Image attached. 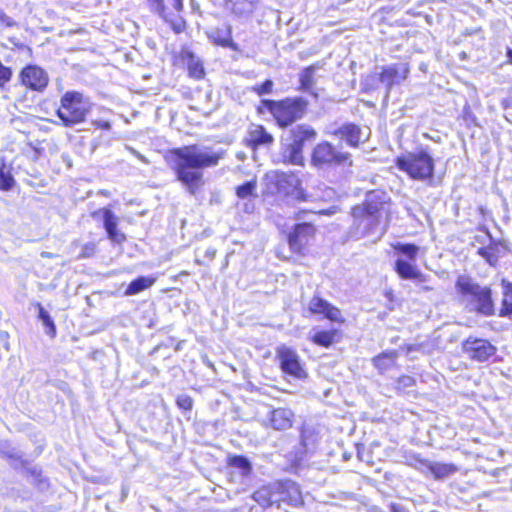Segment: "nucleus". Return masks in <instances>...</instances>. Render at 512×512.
I'll list each match as a JSON object with an SVG mask.
<instances>
[{
    "label": "nucleus",
    "instance_id": "nucleus-5",
    "mask_svg": "<svg viewBox=\"0 0 512 512\" xmlns=\"http://www.w3.org/2000/svg\"><path fill=\"white\" fill-rule=\"evenodd\" d=\"M311 164L317 169H330L352 165V158L348 152L334 147L331 143L323 141L318 143L311 154Z\"/></svg>",
    "mask_w": 512,
    "mask_h": 512
},
{
    "label": "nucleus",
    "instance_id": "nucleus-15",
    "mask_svg": "<svg viewBox=\"0 0 512 512\" xmlns=\"http://www.w3.org/2000/svg\"><path fill=\"white\" fill-rule=\"evenodd\" d=\"M277 181L280 189H283L287 194L293 195L296 199L301 201L315 200L312 195L304 193V191L300 188V180L295 175L281 173L278 176Z\"/></svg>",
    "mask_w": 512,
    "mask_h": 512
},
{
    "label": "nucleus",
    "instance_id": "nucleus-30",
    "mask_svg": "<svg viewBox=\"0 0 512 512\" xmlns=\"http://www.w3.org/2000/svg\"><path fill=\"white\" fill-rule=\"evenodd\" d=\"M209 39L215 45L230 48L232 50L237 49L236 44L231 38V34H210Z\"/></svg>",
    "mask_w": 512,
    "mask_h": 512
},
{
    "label": "nucleus",
    "instance_id": "nucleus-46",
    "mask_svg": "<svg viewBox=\"0 0 512 512\" xmlns=\"http://www.w3.org/2000/svg\"><path fill=\"white\" fill-rule=\"evenodd\" d=\"M303 134H304L303 138H312L315 136L316 133L314 130L307 128L303 131Z\"/></svg>",
    "mask_w": 512,
    "mask_h": 512
},
{
    "label": "nucleus",
    "instance_id": "nucleus-49",
    "mask_svg": "<svg viewBox=\"0 0 512 512\" xmlns=\"http://www.w3.org/2000/svg\"><path fill=\"white\" fill-rule=\"evenodd\" d=\"M207 255H209L211 258L215 255V250H208Z\"/></svg>",
    "mask_w": 512,
    "mask_h": 512
},
{
    "label": "nucleus",
    "instance_id": "nucleus-14",
    "mask_svg": "<svg viewBox=\"0 0 512 512\" xmlns=\"http://www.w3.org/2000/svg\"><path fill=\"white\" fill-rule=\"evenodd\" d=\"M409 68L407 64H395L382 68L379 74V81L389 90L393 85L399 84L408 76Z\"/></svg>",
    "mask_w": 512,
    "mask_h": 512
},
{
    "label": "nucleus",
    "instance_id": "nucleus-10",
    "mask_svg": "<svg viewBox=\"0 0 512 512\" xmlns=\"http://www.w3.org/2000/svg\"><path fill=\"white\" fill-rule=\"evenodd\" d=\"M315 233L316 228L314 225L310 223L297 224L288 238L290 249L296 253L303 254L314 238Z\"/></svg>",
    "mask_w": 512,
    "mask_h": 512
},
{
    "label": "nucleus",
    "instance_id": "nucleus-38",
    "mask_svg": "<svg viewBox=\"0 0 512 512\" xmlns=\"http://www.w3.org/2000/svg\"><path fill=\"white\" fill-rule=\"evenodd\" d=\"M177 405L179 408L183 409V410H191L192 409V405H193V401L191 399V397H189L188 395H179L177 397Z\"/></svg>",
    "mask_w": 512,
    "mask_h": 512
},
{
    "label": "nucleus",
    "instance_id": "nucleus-16",
    "mask_svg": "<svg viewBox=\"0 0 512 512\" xmlns=\"http://www.w3.org/2000/svg\"><path fill=\"white\" fill-rule=\"evenodd\" d=\"M335 136L345 140L347 144L356 147L360 142H364L369 137V131L363 130L355 124H346L333 132Z\"/></svg>",
    "mask_w": 512,
    "mask_h": 512
},
{
    "label": "nucleus",
    "instance_id": "nucleus-47",
    "mask_svg": "<svg viewBox=\"0 0 512 512\" xmlns=\"http://www.w3.org/2000/svg\"><path fill=\"white\" fill-rule=\"evenodd\" d=\"M0 21L6 23V26L11 27L9 18L2 11H0Z\"/></svg>",
    "mask_w": 512,
    "mask_h": 512
},
{
    "label": "nucleus",
    "instance_id": "nucleus-33",
    "mask_svg": "<svg viewBox=\"0 0 512 512\" xmlns=\"http://www.w3.org/2000/svg\"><path fill=\"white\" fill-rule=\"evenodd\" d=\"M501 315H509L512 317V285L507 286L503 300V307L501 309Z\"/></svg>",
    "mask_w": 512,
    "mask_h": 512
},
{
    "label": "nucleus",
    "instance_id": "nucleus-25",
    "mask_svg": "<svg viewBox=\"0 0 512 512\" xmlns=\"http://www.w3.org/2000/svg\"><path fill=\"white\" fill-rule=\"evenodd\" d=\"M156 281V277L152 276H142L135 280H133L127 287L125 291L126 296L135 295L140 293L143 290L151 287Z\"/></svg>",
    "mask_w": 512,
    "mask_h": 512
},
{
    "label": "nucleus",
    "instance_id": "nucleus-12",
    "mask_svg": "<svg viewBox=\"0 0 512 512\" xmlns=\"http://www.w3.org/2000/svg\"><path fill=\"white\" fill-rule=\"evenodd\" d=\"M464 352L472 359L485 361L494 354V347L484 339L468 338L463 343Z\"/></svg>",
    "mask_w": 512,
    "mask_h": 512
},
{
    "label": "nucleus",
    "instance_id": "nucleus-34",
    "mask_svg": "<svg viewBox=\"0 0 512 512\" xmlns=\"http://www.w3.org/2000/svg\"><path fill=\"white\" fill-rule=\"evenodd\" d=\"M256 188V183L253 181H249L236 189V194L239 198H247L252 195Z\"/></svg>",
    "mask_w": 512,
    "mask_h": 512
},
{
    "label": "nucleus",
    "instance_id": "nucleus-39",
    "mask_svg": "<svg viewBox=\"0 0 512 512\" xmlns=\"http://www.w3.org/2000/svg\"><path fill=\"white\" fill-rule=\"evenodd\" d=\"M39 318L43 321L46 326L51 328V331L55 332V326L53 321L51 320L49 314L44 310V308L39 304Z\"/></svg>",
    "mask_w": 512,
    "mask_h": 512
},
{
    "label": "nucleus",
    "instance_id": "nucleus-37",
    "mask_svg": "<svg viewBox=\"0 0 512 512\" xmlns=\"http://www.w3.org/2000/svg\"><path fill=\"white\" fill-rule=\"evenodd\" d=\"M231 464L237 468L242 469L245 472L250 470V463L242 456H236L231 460Z\"/></svg>",
    "mask_w": 512,
    "mask_h": 512
},
{
    "label": "nucleus",
    "instance_id": "nucleus-29",
    "mask_svg": "<svg viewBox=\"0 0 512 512\" xmlns=\"http://www.w3.org/2000/svg\"><path fill=\"white\" fill-rule=\"evenodd\" d=\"M209 39L215 45L230 48L232 50L237 49L236 44L231 38V34H210Z\"/></svg>",
    "mask_w": 512,
    "mask_h": 512
},
{
    "label": "nucleus",
    "instance_id": "nucleus-42",
    "mask_svg": "<svg viewBox=\"0 0 512 512\" xmlns=\"http://www.w3.org/2000/svg\"><path fill=\"white\" fill-rule=\"evenodd\" d=\"M273 82L271 80H266L262 85L257 86L254 90L258 93V95L268 94L272 91Z\"/></svg>",
    "mask_w": 512,
    "mask_h": 512
},
{
    "label": "nucleus",
    "instance_id": "nucleus-31",
    "mask_svg": "<svg viewBox=\"0 0 512 512\" xmlns=\"http://www.w3.org/2000/svg\"><path fill=\"white\" fill-rule=\"evenodd\" d=\"M316 67L315 66H309L306 69H304L300 75V83L302 88L304 89H310L314 83L313 77L315 73Z\"/></svg>",
    "mask_w": 512,
    "mask_h": 512
},
{
    "label": "nucleus",
    "instance_id": "nucleus-48",
    "mask_svg": "<svg viewBox=\"0 0 512 512\" xmlns=\"http://www.w3.org/2000/svg\"><path fill=\"white\" fill-rule=\"evenodd\" d=\"M508 62L512 64V49L507 51Z\"/></svg>",
    "mask_w": 512,
    "mask_h": 512
},
{
    "label": "nucleus",
    "instance_id": "nucleus-21",
    "mask_svg": "<svg viewBox=\"0 0 512 512\" xmlns=\"http://www.w3.org/2000/svg\"><path fill=\"white\" fill-rule=\"evenodd\" d=\"M103 221L109 238L117 243L125 240V235L118 229V217L109 209H103Z\"/></svg>",
    "mask_w": 512,
    "mask_h": 512
},
{
    "label": "nucleus",
    "instance_id": "nucleus-3",
    "mask_svg": "<svg viewBox=\"0 0 512 512\" xmlns=\"http://www.w3.org/2000/svg\"><path fill=\"white\" fill-rule=\"evenodd\" d=\"M456 289L462 294L465 301L471 305L472 310H476L482 314L490 315L493 312V303L490 296V290L480 287L473 280L461 275L456 282Z\"/></svg>",
    "mask_w": 512,
    "mask_h": 512
},
{
    "label": "nucleus",
    "instance_id": "nucleus-18",
    "mask_svg": "<svg viewBox=\"0 0 512 512\" xmlns=\"http://www.w3.org/2000/svg\"><path fill=\"white\" fill-rule=\"evenodd\" d=\"M283 485L274 484L272 486H264L253 494V499L263 507L271 506L274 503L285 500V497L278 496L283 493Z\"/></svg>",
    "mask_w": 512,
    "mask_h": 512
},
{
    "label": "nucleus",
    "instance_id": "nucleus-24",
    "mask_svg": "<svg viewBox=\"0 0 512 512\" xmlns=\"http://www.w3.org/2000/svg\"><path fill=\"white\" fill-rule=\"evenodd\" d=\"M258 0H226V5L232 12L239 16L252 13Z\"/></svg>",
    "mask_w": 512,
    "mask_h": 512
},
{
    "label": "nucleus",
    "instance_id": "nucleus-1",
    "mask_svg": "<svg viewBox=\"0 0 512 512\" xmlns=\"http://www.w3.org/2000/svg\"><path fill=\"white\" fill-rule=\"evenodd\" d=\"M172 168L192 195L204 184L201 169L213 167L224 157V151H213L198 145L184 146L171 151Z\"/></svg>",
    "mask_w": 512,
    "mask_h": 512
},
{
    "label": "nucleus",
    "instance_id": "nucleus-2",
    "mask_svg": "<svg viewBox=\"0 0 512 512\" xmlns=\"http://www.w3.org/2000/svg\"><path fill=\"white\" fill-rule=\"evenodd\" d=\"M386 200L387 195L384 192L372 191L367 194L362 205L353 208V224L360 235L384 234L385 225H382V220L389 210Z\"/></svg>",
    "mask_w": 512,
    "mask_h": 512
},
{
    "label": "nucleus",
    "instance_id": "nucleus-32",
    "mask_svg": "<svg viewBox=\"0 0 512 512\" xmlns=\"http://www.w3.org/2000/svg\"><path fill=\"white\" fill-rule=\"evenodd\" d=\"M283 489H286L288 491L290 503H292L295 506L302 503L301 493L299 491L298 486H296L294 483H287L285 486H283Z\"/></svg>",
    "mask_w": 512,
    "mask_h": 512
},
{
    "label": "nucleus",
    "instance_id": "nucleus-13",
    "mask_svg": "<svg viewBox=\"0 0 512 512\" xmlns=\"http://www.w3.org/2000/svg\"><path fill=\"white\" fill-rule=\"evenodd\" d=\"M22 84L32 90H43L48 84V76L37 66H27L21 72Z\"/></svg>",
    "mask_w": 512,
    "mask_h": 512
},
{
    "label": "nucleus",
    "instance_id": "nucleus-40",
    "mask_svg": "<svg viewBox=\"0 0 512 512\" xmlns=\"http://www.w3.org/2000/svg\"><path fill=\"white\" fill-rule=\"evenodd\" d=\"M12 72L10 68L4 66L0 62V86H4L11 78Z\"/></svg>",
    "mask_w": 512,
    "mask_h": 512
},
{
    "label": "nucleus",
    "instance_id": "nucleus-7",
    "mask_svg": "<svg viewBox=\"0 0 512 512\" xmlns=\"http://www.w3.org/2000/svg\"><path fill=\"white\" fill-rule=\"evenodd\" d=\"M397 166L415 180H426L433 176L434 160L427 152L418 151L399 157Z\"/></svg>",
    "mask_w": 512,
    "mask_h": 512
},
{
    "label": "nucleus",
    "instance_id": "nucleus-26",
    "mask_svg": "<svg viewBox=\"0 0 512 512\" xmlns=\"http://www.w3.org/2000/svg\"><path fill=\"white\" fill-rule=\"evenodd\" d=\"M397 357L398 352L396 350H390L374 357L373 363L376 368L381 371H385L395 363Z\"/></svg>",
    "mask_w": 512,
    "mask_h": 512
},
{
    "label": "nucleus",
    "instance_id": "nucleus-6",
    "mask_svg": "<svg viewBox=\"0 0 512 512\" xmlns=\"http://www.w3.org/2000/svg\"><path fill=\"white\" fill-rule=\"evenodd\" d=\"M90 110L89 102L78 92H66L61 98L58 117L65 126L82 122Z\"/></svg>",
    "mask_w": 512,
    "mask_h": 512
},
{
    "label": "nucleus",
    "instance_id": "nucleus-23",
    "mask_svg": "<svg viewBox=\"0 0 512 512\" xmlns=\"http://www.w3.org/2000/svg\"><path fill=\"white\" fill-rule=\"evenodd\" d=\"M423 465L436 479H444L457 471L453 464L424 462Z\"/></svg>",
    "mask_w": 512,
    "mask_h": 512
},
{
    "label": "nucleus",
    "instance_id": "nucleus-45",
    "mask_svg": "<svg viewBox=\"0 0 512 512\" xmlns=\"http://www.w3.org/2000/svg\"><path fill=\"white\" fill-rule=\"evenodd\" d=\"M399 382L404 386H411L413 384L414 380L410 376H403L400 378Z\"/></svg>",
    "mask_w": 512,
    "mask_h": 512
},
{
    "label": "nucleus",
    "instance_id": "nucleus-41",
    "mask_svg": "<svg viewBox=\"0 0 512 512\" xmlns=\"http://www.w3.org/2000/svg\"><path fill=\"white\" fill-rule=\"evenodd\" d=\"M96 252V244L93 242L87 243L83 246L82 252L79 255V258H89L93 256Z\"/></svg>",
    "mask_w": 512,
    "mask_h": 512
},
{
    "label": "nucleus",
    "instance_id": "nucleus-11",
    "mask_svg": "<svg viewBox=\"0 0 512 512\" xmlns=\"http://www.w3.org/2000/svg\"><path fill=\"white\" fill-rule=\"evenodd\" d=\"M152 8L161 16L164 20L171 22V28L174 32H181L182 20L181 18L175 17L168 20V15L174 16V12L181 11L183 4L182 0H149Z\"/></svg>",
    "mask_w": 512,
    "mask_h": 512
},
{
    "label": "nucleus",
    "instance_id": "nucleus-4",
    "mask_svg": "<svg viewBox=\"0 0 512 512\" xmlns=\"http://www.w3.org/2000/svg\"><path fill=\"white\" fill-rule=\"evenodd\" d=\"M393 248L407 258L404 259L399 257L396 259L394 269L398 276L404 280L425 282L426 276L421 272L415 263L418 252L420 250L419 246L415 244L399 242L394 244Z\"/></svg>",
    "mask_w": 512,
    "mask_h": 512
},
{
    "label": "nucleus",
    "instance_id": "nucleus-28",
    "mask_svg": "<svg viewBox=\"0 0 512 512\" xmlns=\"http://www.w3.org/2000/svg\"><path fill=\"white\" fill-rule=\"evenodd\" d=\"M339 336V333L337 330H330V331H317L313 337L312 340L314 343L329 347L331 344H333L336 340V337Z\"/></svg>",
    "mask_w": 512,
    "mask_h": 512
},
{
    "label": "nucleus",
    "instance_id": "nucleus-44",
    "mask_svg": "<svg viewBox=\"0 0 512 512\" xmlns=\"http://www.w3.org/2000/svg\"><path fill=\"white\" fill-rule=\"evenodd\" d=\"M476 239H480L481 243H483V244L486 243V242L490 243L491 242V235H490V233L487 230H485L484 231V235L477 236Z\"/></svg>",
    "mask_w": 512,
    "mask_h": 512
},
{
    "label": "nucleus",
    "instance_id": "nucleus-36",
    "mask_svg": "<svg viewBox=\"0 0 512 512\" xmlns=\"http://www.w3.org/2000/svg\"><path fill=\"white\" fill-rule=\"evenodd\" d=\"M478 253L485 258L490 264L496 261L495 248L493 246L479 248Z\"/></svg>",
    "mask_w": 512,
    "mask_h": 512
},
{
    "label": "nucleus",
    "instance_id": "nucleus-17",
    "mask_svg": "<svg viewBox=\"0 0 512 512\" xmlns=\"http://www.w3.org/2000/svg\"><path fill=\"white\" fill-rule=\"evenodd\" d=\"M308 309L313 314L325 315V317L331 321L338 323L344 322L340 310L320 297H313L309 302Z\"/></svg>",
    "mask_w": 512,
    "mask_h": 512
},
{
    "label": "nucleus",
    "instance_id": "nucleus-19",
    "mask_svg": "<svg viewBox=\"0 0 512 512\" xmlns=\"http://www.w3.org/2000/svg\"><path fill=\"white\" fill-rule=\"evenodd\" d=\"M180 59L186 63L188 74L194 79H201L205 75V70L202 61L195 56L193 51L188 47L181 49L179 54Z\"/></svg>",
    "mask_w": 512,
    "mask_h": 512
},
{
    "label": "nucleus",
    "instance_id": "nucleus-43",
    "mask_svg": "<svg viewBox=\"0 0 512 512\" xmlns=\"http://www.w3.org/2000/svg\"><path fill=\"white\" fill-rule=\"evenodd\" d=\"M92 123L93 125L101 129L109 130L111 128L110 122L106 120H94Z\"/></svg>",
    "mask_w": 512,
    "mask_h": 512
},
{
    "label": "nucleus",
    "instance_id": "nucleus-22",
    "mask_svg": "<svg viewBox=\"0 0 512 512\" xmlns=\"http://www.w3.org/2000/svg\"><path fill=\"white\" fill-rule=\"evenodd\" d=\"M294 414L291 410L286 408H278L272 411L270 422L276 430L289 429L293 424Z\"/></svg>",
    "mask_w": 512,
    "mask_h": 512
},
{
    "label": "nucleus",
    "instance_id": "nucleus-35",
    "mask_svg": "<svg viewBox=\"0 0 512 512\" xmlns=\"http://www.w3.org/2000/svg\"><path fill=\"white\" fill-rule=\"evenodd\" d=\"M14 180L9 173L4 171V168H0V189L9 190L12 188Z\"/></svg>",
    "mask_w": 512,
    "mask_h": 512
},
{
    "label": "nucleus",
    "instance_id": "nucleus-20",
    "mask_svg": "<svg viewBox=\"0 0 512 512\" xmlns=\"http://www.w3.org/2000/svg\"><path fill=\"white\" fill-rule=\"evenodd\" d=\"M282 161L293 165H302L304 157L302 154L301 140H294L292 143L285 145L281 153Z\"/></svg>",
    "mask_w": 512,
    "mask_h": 512
},
{
    "label": "nucleus",
    "instance_id": "nucleus-27",
    "mask_svg": "<svg viewBox=\"0 0 512 512\" xmlns=\"http://www.w3.org/2000/svg\"><path fill=\"white\" fill-rule=\"evenodd\" d=\"M249 139L255 145L270 144L272 136L262 126H253L249 131Z\"/></svg>",
    "mask_w": 512,
    "mask_h": 512
},
{
    "label": "nucleus",
    "instance_id": "nucleus-9",
    "mask_svg": "<svg viewBox=\"0 0 512 512\" xmlns=\"http://www.w3.org/2000/svg\"><path fill=\"white\" fill-rule=\"evenodd\" d=\"M276 357L284 373L296 378H304L306 376V372L295 350L286 345H280L276 349Z\"/></svg>",
    "mask_w": 512,
    "mask_h": 512
},
{
    "label": "nucleus",
    "instance_id": "nucleus-8",
    "mask_svg": "<svg viewBox=\"0 0 512 512\" xmlns=\"http://www.w3.org/2000/svg\"><path fill=\"white\" fill-rule=\"evenodd\" d=\"M281 126H288L302 117L306 103L302 99H286L280 102L263 101Z\"/></svg>",
    "mask_w": 512,
    "mask_h": 512
}]
</instances>
